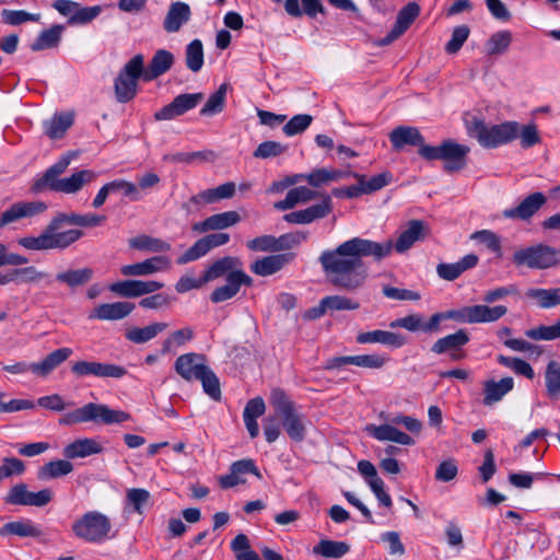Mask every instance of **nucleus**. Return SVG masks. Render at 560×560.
<instances>
[{
  "label": "nucleus",
  "instance_id": "nucleus-25",
  "mask_svg": "<svg viewBox=\"0 0 560 560\" xmlns=\"http://www.w3.org/2000/svg\"><path fill=\"white\" fill-rule=\"evenodd\" d=\"M133 310L135 304L131 302L104 303L89 314V319L119 320L130 315Z\"/></svg>",
  "mask_w": 560,
  "mask_h": 560
},
{
  "label": "nucleus",
  "instance_id": "nucleus-7",
  "mask_svg": "<svg viewBox=\"0 0 560 560\" xmlns=\"http://www.w3.org/2000/svg\"><path fill=\"white\" fill-rule=\"evenodd\" d=\"M71 528L78 538L86 542L100 544L110 537L112 522L105 514L90 511L74 521Z\"/></svg>",
  "mask_w": 560,
  "mask_h": 560
},
{
  "label": "nucleus",
  "instance_id": "nucleus-48",
  "mask_svg": "<svg viewBox=\"0 0 560 560\" xmlns=\"http://www.w3.org/2000/svg\"><path fill=\"white\" fill-rule=\"evenodd\" d=\"M512 33L506 30L493 33L486 42L487 54L498 56L505 52L512 43Z\"/></svg>",
  "mask_w": 560,
  "mask_h": 560
},
{
  "label": "nucleus",
  "instance_id": "nucleus-18",
  "mask_svg": "<svg viewBox=\"0 0 560 560\" xmlns=\"http://www.w3.org/2000/svg\"><path fill=\"white\" fill-rule=\"evenodd\" d=\"M332 210L331 198L323 196L322 202L306 209L293 211L283 215V220L291 224H310L317 219L327 217Z\"/></svg>",
  "mask_w": 560,
  "mask_h": 560
},
{
  "label": "nucleus",
  "instance_id": "nucleus-20",
  "mask_svg": "<svg viewBox=\"0 0 560 560\" xmlns=\"http://www.w3.org/2000/svg\"><path fill=\"white\" fill-rule=\"evenodd\" d=\"M171 260L166 256H153L143 261L124 265L120 267V273L125 277H145L160 271L167 270Z\"/></svg>",
  "mask_w": 560,
  "mask_h": 560
},
{
  "label": "nucleus",
  "instance_id": "nucleus-39",
  "mask_svg": "<svg viewBox=\"0 0 560 560\" xmlns=\"http://www.w3.org/2000/svg\"><path fill=\"white\" fill-rule=\"evenodd\" d=\"M70 162H71L70 153L60 158L54 165H51L44 173V175L39 179H37L33 184L32 190L37 192V191L43 190L45 187H48L49 189H51L52 183L58 182L60 179V178H58V176L61 175L67 170Z\"/></svg>",
  "mask_w": 560,
  "mask_h": 560
},
{
  "label": "nucleus",
  "instance_id": "nucleus-54",
  "mask_svg": "<svg viewBox=\"0 0 560 560\" xmlns=\"http://www.w3.org/2000/svg\"><path fill=\"white\" fill-rule=\"evenodd\" d=\"M226 91L228 84H221L219 89L210 95L207 103L201 108L200 114L211 116L221 113L224 108Z\"/></svg>",
  "mask_w": 560,
  "mask_h": 560
},
{
  "label": "nucleus",
  "instance_id": "nucleus-21",
  "mask_svg": "<svg viewBox=\"0 0 560 560\" xmlns=\"http://www.w3.org/2000/svg\"><path fill=\"white\" fill-rule=\"evenodd\" d=\"M250 287L253 279L245 272H233L228 275L226 283L212 291L210 300L213 303H221L234 298L242 285Z\"/></svg>",
  "mask_w": 560,
  "mask_h": 560
},
{
  "label": "nucleus",
  "instance_id": "nucleus-57",
  "mask_svg": "<svg viewBox=\"0 0 560 560\" xmlns=\"http://www.w3.org/2000/svg\"><path fill=\"white\" fill-rule=\"evenodd\" d=\"M150 499V492L142 488H132L126 493L128 505L138 514H143L144 508L149 504Z\"/></svg>",
  "mask_w": 560,
  "mask_h": 560
},
{
  "label": "nucleus",
  "instance_id": "nucleus-14",
  "mask_svg": "<svg viewBox=\"0 0 560 560\" xmlns=\"http://www.w3.org/2000/svg\"><path fill=\"white\" fill-rule=\"evenodd\" d=\"M446 318L443 313L433 314L428 322L419 313L409 314L405 317L397 318L389 324L390 328H404L410 332L422 331L425 334L438 332L440 330L441 320Z\"/></svg>",
  "mask_w": 560,
  "mask_h": 560
},
{
  "label": "nucleus",
  "instance_id": "nucleus-5",
  "mask_svg": "<svg viewBox=\"0 0 560 560\" xmlns=\"http://www.w3.org/2000/svg\"><path fill=\"white\" fill-rule=\"evenodd\" d=\"M130 415L124 410L110 409L107 405L89 402L73 411L65 413L59 419L61 425H73L83 422L115 424L128 421Z\"/></svg>",
  "mask_w": 560,
  "mask_h": 560
},
{
  "label": "nucleus",
  "instance_id": "nucleus-9",
  "mask_svg": "<svg viewBox=\"0 0 560 560\" xmlns=\"http://www.w3.org/2000/svg\"><path fill=\"white\" fill-rule=\"evenodd\" d=\"M506 313L508 307L504 305L477 304L448 311L445 313V317L465 324H486L499 320Z\"/></svg>",
  "mask_w": 560,
  "mask_h": 560
},
{
  "label": "nucleus",
  "instance_id": "nucleus-63",
  "mask_svg": "<svg viewBox=\"0 0 560 560\" xmlns=\"http://www.w3.org/2000/svg\"><path fill=\"white\" fill-rule=\"evenodd\" d=\"M470 238L483 244L489 250L493 253L501 252L500 237L490 230L477 231L470 235Z\"/></svg>",
  "mask_w": 560,
  "mask_h": 560
},
{
  "label": "nucleus",
  "instance_id": "nucleus-47",
  "mask_svg": "<svg viewBox=\"0 0 560 560\" xmlns=\"http://www.w3.org/2000/svg\"><path fill=\"white\" fill-rule=\"evenodd\" d=\"M469 341V336L464 329L440 338L433 346L432 351L441 354L450 350L458 349Z\"/></svg>",
  "mask_w": 560,
  "mask_h": 560
},
{
  "label": "nucleus",
  "instance_id": "nucleus-52",
  "mask_svg": "<svg viewBox=\"0 0 560 560\" xmlns=\"http://www.w3.org/2000/svg\"><path fill=\"white\" fill-rule=\"evenodd\" d=\"M186 66L192 72H198L203 66V46L201 40L194 39L185 50Z\"/></svg>",
  "mask_w": 560,
  "mask_h": 560
},
{
  "label": "nucleus",
  "instance_id": "nucleus-41",
  "mask_svg": "<svg viewBox=\"0 0 560 560\" xmlns=\"http://www.w3.org/2000/svg\"><path fill=\"white\" fill-rule=\"evenodd\" d=\"M94 276V271L90 267L80 269H68L56 275V280L66 284L70 289L83 287L89 283Z\"/></svg>",
  "mask_w": 560,
  "mask_h": 560
},
{
  "label": "nucleus",
  "instance_id": "nucleus-53",
  "mask_svg": "<svg viewBox=\"0 0 560 560\" xmlns=\"http://www.w3.org/2000/svg\"><path fill=\"white\" fill-rule=\"evenodd\" d=\"M130 246L137 249H147L153 253L168 252L171 244L148 235H141L130 240Z\"/></svg>",
  "mask_w": 560,
  "mask_h": 560
},
{
  "label": "nucleus",
  "instance_id": "nucleus-8",
  "mask_svg": "<svg viewBox=\"0 0 560 560\" xmlns=\"http://www.w3.org/2000/svg\"><path fill=\"white\" fill-rule=\"evenodd\" d=\"M139 79L144 80L143 55H135L119 71L114 81L115 97L119 103H128L138 92Z\"/></svg>",
  "mask_w": 560,
  "mask_h": 560
},
{
  "label": "nucleus",
  "instance_id": "nucleus-43",
  "mask_svg": "<svg viewBox=\"0 0 560 560\" xmlns=\"http://www.w3.org/2000/svg\"><path fill=\"white\" fill-rule=\"evenodd\" d=\"M167 326L166 323H152L145 327H131L127 329L125 337L137 345L145 343L164 331Z\"/></svg>",
  "mask_w": 560,
  "mask_h": 560
},
{
  "label": "nucleus",
  "instance_id": "nucleus-50",
  "mask_svg": "<svg viewBox=\"0 0 560 560\" xmlns=\"http://www.w3.org/2000/svg\"><path fill=\"white\" fill-rule=\"evenodd\" d=\"M545 385L547 394L552 399L560 397V363L551 360L545 371Z\"/></svg>",
  "mask_w": 560,
  "mask_h": 560
},
{
  "label": "nucleus",
  "instance_id": "nucleus-22",
  "mask_svg": "<svg viewBox=\"0 0 560 560\" xmlns=\"http://www.w3.org/2000/svg\"><path fill=\"white\" fill-rule=\"evenodd\" d=\"M176 373L185 381L197 380L199 375L208 368L205 364L202 354L189 352L179 355L174 364Z\"/></svg>",
  "mask_w": 560,
  "mask_h": 560
},
{
  "label": "nucleus",
  "instance_id": "nucleus-46",
  "mask_svg": "<svg viewBox=\"0 0 560 560\" xmlns=\"http://www.w3.org/2000/svg\"><path fill=\"white\" fill-rule=\"evenodd\" d=\"M526 296L537 302L541 308H551L560 305V288L539 289L532 288L526 291Z\"/></svg>",
  "mask_w": 560,
  "mask_h": 560
},
{
  "label": "nucleus",
  "instance_id": "nucleus-19",
  "mask_svg": "<svg viewBox=\"0 0 560 560\" xmlns=\"http://www.w3.org/2000/svg\"><path fill=\"white\" fill-rule=\"evenodd\" d=\"M546 202L547 198L542 192H533L524 198L518 206L505 209L502 214L505 219L528 221Z\"/></svg>",
  "mask_w": 560,
  "mask_h": 560
},
{
  "label": "nucleus",
  "instance_id": "nucleus-64",
  "mask_svg": "<svg viewBox=\"0 0 560 560\" xmlns=\"http://www.w3.org/2000/svg\"><path fill=\"white\" fill-rule=\"evenodd\" d=\"M202 93H192V94H179L172 102L174 103V107L177 108V113L180 115L186 112L195 108L200 101H202Z\"/></svg>",
  "mask_w": 560,
  "mask_h": 560
},
{
  "label": "nucleus",
  "instance_id": "nucleus-42",
  "mask_svg": "<svg viewBox=\"0 0 560 560\" xmlns=\"http://www.w3.org/2000/svg\"><path fill=\"white\" fill-rule=\"evenodd\" d=\"M358 470L369 483L378 501L385 504V491L383 489L384 483L383 480L378 477L375 466L369 460H360L358 463Z\"/></svg>",
  "mask_w": 560,
  "mask_h": 560
},
{
  "label": "nucleus",
  "instance_id": "nucleus-15",
  "mask_svg": "<svg viewBox=\"0 0 560 560\" xmlns=\"http://www.w3.org/2000/svg\"><path fill=\"white\" fill-rule=\"evenodd\" d=\"M230 241L228 233L219 232L207 234L206 236L198 240L192 246H190L183 255L177 258L178 265H185L187 262L197 260L203 257L212 248L222 246Z\"/></svg>",
  "mask_w": 560,
  "mask_h": 560
},
{
  "label": "nucleus",
  "instance_id": "nucleus-60",
  "mask_svg": "<svg viewBox=\"0 0 560 560\" xmlns=\"http://www.w3.org/2000/svg\"><path fill=\"white\" fill-rule=\"evenodd\" d=\"M1 18L5 24L20 25L28 21H38L39 14H32L23 10L3 9L1 11Z\"/></svg>",
  "mask_w": 560,
  "mask_h": 560
},
{
  "label": "nucleus",
  "instance_id": "nucleus-33",
  "mask_svg": "<svg viewBox=\"0 0 560 560\" xmlns=\"http://www.w3.org/2000/svg\"><path fill=\"white\" fill-rule=\"evenodd\" d=\"M55 220L61 230L66 225H78L82 228L98 226L103 224L106 217L95 213L79 214L75 212H59L55 215Z\"/></svg>",
  "mask_w": 560,
  "mask_h": 560
},
{
  "label": "nucleus",
  "instance_id": "nucleus-34",
  "mask_svg": "<svg viewBox=\"0 0 560 560\" xmlns=\"http://www.w3.org/2000/svg\"><path fill=\"white\" fill-rule=\"evenodd\" d=\"M478 260L479 258L477 255L468 254L457 262L438 265L436 272L440 278L447 281H453L466 270L474 268L478 264Z\"/></svg>",
  "mask_w": 560,
  "mask_h": 560
},
{
  "label": "nucleus",
  "instance_id": "nucleus-61",
  "mask_svg": "<svg viewBox=\"0 0 560 560\" xmlns=\"http://www.w3.org/2000/svg\"><path fill=\"white\" fill-rule=\"evenodd\" d=\"M469 34L470 30L467 25L456 26L452 32L451 39L445 45V51L456 54L467 40Z\"/></svg>",
  "mask_w": 560,
  "mask_h": 560
},
{
  "label": "nucleus",
  "instance_id": "nucleus-62",
  "mask_svg": "<svg viewBox=\"0 0 560 560\" xmlns=\"http://www.w3.org/2000/svg\"><path fill=\"white\" fill-rule=\"evenodd\" d=\"M25 471V464L16 457H4L0 466V482L4 478L21 476Z\"/></svg>",
  "mask_w": 560,
  "mask_h": 560
},
{
  "label": "nucleus",
  "instance_id": "nucleus-40",
  "mask_svg": "<svg viewBox=\"0 0 560 560\" xmlns=\"http://www.w3.org/2000/svg\"><path fill=\"white\" fill-rule=\"evenodd\" d=\"M73 471V465L68 459L50 460L37 470V479L48 481L67 476Z\"/></svg>",
  "mask_w": 560,
  "mask_h": 560
},
{
  "label": "nucleus",
  "instance_id": "nucleus-24",
  "mask_svg": "<svg viewBox=\"0 0 560 560\" xmlns=\"http://www.w3.org/2000/svg\"><path fill=\"white\" fill-rule=\"evenodd\" d=\"M240 222V213L232 210L212 214L203 221L195 223L192 230L198 233H205L208 231H221L234 226Z\"/></svg>",
  "mask_w": 560,
  "mask_h": 560
},
{
  "label": "nucleus",
  "instance_id": "nucleus-26",
  "mask_svg": "<svg viewBox=\"0 0 560 560\" xmlns=\"http://www.w3.org/2000/svg\"><path fill=\"white\" fill-rule=\"evenodd\" d=\"M96 178V173L91 170H82L73 173L70 177L60 178L54 182L51 190L63 194H74L84 185L92 183Z\"/></svg>",
  "mask_w": 560,
  "mask_h": 560
},
{
  "label": "nucleus",
  "instance_id": "nucleus-4",
  "mask_svg": "<svg viewBox=\"0 0 560 560\" xmlns=\"http://www.w3.org/2000/svg\"><path fill=\"white\" fill-rule=\"evenodd\" d=\"M83 231H60L55 217L38 236L21 237L18 243L30 250L65 249L83 236Z\"/></svg>",
  "mask_w": 560,
  "mask_h": 560
},
{
  "label": "nucleus",
  "instance_id": "nucleus-12",
  "mask_svg": "<svg viewBox=\"0 0 560 560\" xmlns=\"http://www.w3.org/2000/svg\"><path fill=\"white\" fill-rule=\"evenodd\" d=\"M71 372L77 377L92 375L96 377L121 378L127 374V370L124 366L84 360L74 362L71 366Z\"/></svg>",
  "mask_w": 560,
  "mask_h": 560
},
{
  "label": "nucleus",
  "instance_id": "nucleus-32",
  "mask_svg": "<svg viewBox=\"0 0 560 560\" xmlns=\"http://www.w3.org/2000/svg\"><path fill=\"white\" fill-rule=\"evenodd\" d=\"M191 11L187 3L176 1L170 5L163 22L164 30L167 33H176L182 25L190 20Z\"/></svg>",
  "mask_w": 560,
  "mask_h": 560
},
{
  "label": "nucleus",
  "instance_id": "nucleus-13",
  "mask_svg": "<svg viewBox=\"0 0 560 560\" xmlns=\"http://www.w3.org/2000/svg\"><path fill=\"white\" fill-rule=\"evenodd\" d=\"M429 232L430 229L427 223L421 220H411L407 228L401 230L394 244L387 241V253L390 248H394L397 253L402 254L409 250L416 242L425 240Z\"/></svg>",
  "mask_w": 560,
  "mask_h": 560
},
{
  "label": "nucleus",
  "instance_id": "nucleus-44",
  "mask_svg": "<svg viewBox=\"0 0 560 560\" xmlns=\"http://www.w3.org/2000/svg\"><path fill=\"white\" fill-rule=\"evenodd\" d=\"M40 535V528L30 520L9 522L0 527V536L39 537Z\"/></svg>",
  "mask_w": 560,
  "mask_h": 560
},
{
  "label": "nucleus",
  "instance_id": "nucleus-30",
  "mask_svg": "<svg viewBox=\"0 0 560 560\" xmlns=\"http://www.w3.org/2000/svg\"><path fill=\"white\" fill-rule=\"evenodd\" d=\"M72 349L59 348L46 355L42 361L31 364V372L39 377L48 376L55 369L61 365L70 355Z\"/></svg>",
  "mask_w": 560,
  "mask_h": 560
},
{
  "label": "nucleus",
  "instance_id": "nucleus-16",
  "mask_svg": "<svg viewBox=\"0 0 560 560\" xmlns=\"http://www.w3.org/2000/svg\"><path fill=\"white\" fill-rule=\"evenodd\" d=\"M47 209V203L40 200L15 202L1 213L0 229L22 219L33 218L35 215L42 214Z\"/></svg>",
  "mask_w": 560,
  "mask_h": 560
},
{
  "label": "nucleus",
  "instance_id": "nucleus-31",
  "mask_svg": "<svg viewBox=\"0 0 560 560\" xmlns=\"http://www.w3.org/2000/svg\"><path fill=\"white\" fill-rule=\"evenodd\" d=\"M513 387L514 380L510 376L503 377L500 381H486L483 384V405L492 406L499 402Z\"/></svg>",
  "mask_w": 560,
  "mask_h": 560
},
{
  "label": "nucleus",
  "instance_id": "nucleus-10",
  "mask_svg": "<svg viewBox=\"0 0 560 560\" xmlns=\"http://www.w3.org/2000/svg\"><path fill=\"white\" fill-rule=\"evenodd\" d=\"M559 252L549 245L537 244L516 250L513 261L517 266H526L532 269H547L556 266L560 259Z\"/></svg>",
  "mask_w": 560,
  "mask_h": 560
},
{
  "label": "nucleus",
  "instance_id": "nucleus-1",
  "mask_svg": "<svg viewBox=\"0 0 560 560\" xmlns=\"http://www.w3.org/2000/svg\"><path fill=\"white\" fill-rule=\"evenodd\" d=\"M384 255L385 248L381 243L353 237L332 250L323 252L319 261L332 285L354 291L363 285L368 277L363 258L372 256L380 261Z\"/></svg>",
  "mask_w": 560,
  "mask_h": 560
},
{
  "label": "nucleus",
  "instance_id": "nucleus-58",
  "mask_svg": "<svg viewBox=\"0 0 560 560\" xmlns=\"http://www.w3.org/2000/svg\"><path fill=\"white\" fill-rule=\"evenodd\" d=\"M288 150V147L285 144H282L278 141H265L261 142L256 150L254 151L253 155L256 159H269V158H276L281 154H283Z\"/></svg>",
  "mask_w": 560,
  "mask_h": 560
},
{
  "label": "nucleus",
  "instance_id": "nucleus-17",
  "mask_svg": "<svg viewBox=\"0 0 560 560\" xmlns=\"http://www.w3.org/2000/svg\"><path fill=\"white\" fill-rule=\"evenodd\" d=\"M164 283L150 280H122L109 285V291L122 298H139L161 290Z\"/></svg>",
  "mask_w": 560,
  "mask_h": 560
},
{
  "label": "nucleus",
  "instance_id": "nucleus-29",
  "mask_svg": "<svg viewBox=\"0 0 560 560\" xmlns=\"http://www.w3.org/2000/svg\"><path fill=\"white\" fill-rule=\"evenodd\" d=\"M174 55L166 49H159L153 55L147 68L143 67L144 81H153L166 73L174 65Z\"/></svg>",
  "mask_w": 560,
  "mask_h": 560
},
{
  "label": "nucleus",
  "instance_id": "nucleus-49",
  "mask_svg": "<svg viewBox=\"0 0 560 560\" xmlns=\"http://www.w3.org/2000/svg\"><path fill=\"white\" fill-rule=\"evenodd\" d=\"M72 124V114L55 115L49 121L45 122L46 135L51 139L61 138Z\"/></svg>",
  "mask_w": 560,
  "mask_h": 560
},
{
  "label": "nucleus",
  "instance_id": "nucleus-28",
  "mask_svg": "<svg viewBox=\"0 0 560 560\" xmlns=\"http://www.w3.org/2000/svg\"><path fill=\"white\" fill-rule=\"evenodd\" d=\"M238 257L225 256L213 261L203 272V281L210 282L233 272H244Z\"/></svg>",
  "mask_w": 560,
  "mask_h": 560
},
{
  "label": "nucleus",
  "instance_id": "nucleus-51",
  "mask_svg": "<svg viewBox=\"0 0 560 560\" xmlns=\"http://www.w3.org/2000/svg\"><path fill=\"white\" fill-rule=\"evenodd\" d=\"M350 547L348 544L343 541H335V540H320L313 549L314 553L320 555L325 558H335L339 559L343 557Z\"/></svg>",
  "mask_w": 560,
  "mask_h": 560
},
{
  "label": "nucleus",
  "instance_id": "nucleus-56",
  "mask_svg": "<svg viewBox=\"0 0 560 560\" xmlns=\"http://www.w3.org/2000/svg\"><path fill=\"white\" fill-rule=\"evenodd\" d=\"M525 334L528 338L534 340L560 339V318H558L552 325H541L536 328L528 329Z\"/></svg>",
  "mask_w": 560,
  "mask_h": 560
},
{
  "label": "nucleus",
  "instance_id": "nucleus-59",
  "mask_svg": "<svg viewBox=\"0 0 560 560\" xmlns=\"http://www.w3.org/2000/svg\"><path fill=\"white\" fill-rule=\"evenodd\" d=\"M312 121L313 117L308 114L295 115L283 126V132L289 137L302 133Z\"/></svg>",
  "mask_w": 560,
  "mask_h": 560
},
{
  "label": "nucleus",
  "instance_id": "nucleus-35",
  "mask_svg": "<svg viewBox=\"0 0 560 560\" xmlns=\"http://www.w3.org/2000/svg\"><path fill=\"white\" fill-rule=\"evenodd\" d=\"M235 184L233 182L224 183L215 188L206 189L190 198L194 205H209L220 200L230 199L235 195Z\"/></svg>",
  "mask_w": 560,
  "mask_h": 560
},
{
  "label": "nucleus",
  "instance_id": "nucleus-37",
  "mask_svg": "<svg viewBox=\"0 0 560 560\" xmlns=\"http://www.w3.org/2000/svg\"><path fill=\"white\" fill-rule=\"evenodd\" d=\"M102 446L94 439L84 438L73 441L63 448V455L68 459L83 458L90 455L100 454Z\"/></svg>",
  "mask_w": 560,
  "mask_h": 560
},
{
  "label": "nucleus",
  "instance_id": "nucleus-2",
  "mask_svg": "<svg viewBox=\"0 0 560 560\" xmlns=\"http://www.w3.org/2000/svg\"><path fill=\"white\" fill-rule=\"evenodd\" d=\"M466 130L469 137L475 138L486 149L504 145L518 137L520 124L516 121H504L499 125H488L485 119L471 116L465 120Z\"/></svg>",
  "mask_w": 560,
  "mask_h": 560
},
{
  "label": "nucleus",
  "instance_id": "nucleus-45",
  "mask_svg": "<svg viewBox=\"0 0 560 560\" xmlns=\"http://www.w3.org/2000/svg\"><path fill=\"white\" fill-rule=\"evenodd\" d=\"M63 31L65 27L59 24L52 25L51 27L43 31L31 44V49L33 51H40L57 47L61 40Z\"/></svg>",
  "mask_w": 560,
  "mask_h": 560
},
{
  "label": "nucleus",
  "instance_id": "nucleus-36",
  "mask_svg": "<svg viewBox=\"0 0 560 560\" xmlns=\"http://www.w3.org/2000/svg\"><path fill=\"white\" fill-rule=\"evenodd\" d=\"M389 139L396 150L402 149L405 145L420 147L423 137L420 131L410 126H400L392 130Z\"/></svg>",
  "mask_w": 560,
  "mask_h": 560
},
{
  "label": "nucleus",
  "instance_id": "nucleus-11",
  "mask_svg": "<svg viewBox=\"0 0 560 560\" xmlns=\"http://www.w3.org/2000/svg\"><path fill=\"white\" fill-rule=\"evenodd\" d=\"M54 499V492L49 488L32 492L27 489V485L20 482L10 488L3 501L10 505H24L43 508L50 503Z\"/></svg>",
  "mask_w": 560,
  "mask_h": 560
},
{
  "label": "nucleus",
  "instance_id": "nucleus-38",
  "mask_svg": "<svg viewBox=\"0 0 560 560\" xmlns=\"http://www.w3.org/2000/svg\"><path fill=\"white\" fill-rule=\"evenodd\" d=\"M284 10L292 18H301L303 13L311 18L325 13L322 0H284Z\"/></svg>",
  "mask_w": 560,
  "mask_h": 560
},
{
  "label": "nucleus",
  "instance_id": "nucleus-27",
  "mask_svg": "<svg viewBox=\"0 0 560 560\" xmlns=\"http://www.w3.org/2000/svg\"><path fill=\"white\" fill-rule=\"evenodd\" d=\"M293 259L292 254H277L257 259L250 265V270L257 276L268 277L280 271Z\"/></svg>",
  "mask_w": 560,
  "mask_h": 560
},
{
  "label": "nucleus",
  "instance_id": "nucleus-23",
  "mask_svg": "<svg viewBox=\"0 0 560 560\" xmlns=\"http://www.w3.org/2000/svg\"><path fill=\"white\" fill-rule=\"evenodd\" d=\"M419 14L420 7L416 2H409L402 7L396 16L393 27L387 32V44L400 38L412 25Z\"/></svg>",
  "mask_w": 560,
  "mask_h": 560
},
{
  "label": "nucleus",
  "instance_id": "nucleus-55",
  "mask_svg": "<svg viewBox=\"0 0 560 560\" xmlns=\"http://www.w3.org/2000/svg\"><path fill=\"white\" fill-rule=\"evenodd\" d=\"M201 382L203 392L213 400L221 399L220 382L214 372L208 366L197 378Z\"/></svg>",
  "mask_w": 560,
  "mask_h": 560
},
{
  "label": "nucleus",
  "instance_id": "nucleus-3",
  "mask_svg": "<svg viewBox=\"0 0 560 560\" xmlns=\"http://www.w3.org/2000/svg\"><path fill=\"white\" fill-rule=\"evenodd\" d=\"M269 401L288 436L295 442H302L306 436V418L282 388L276 387L270 392Z\"/></svg>",
  "mask_w": 560,
  "mask_h": 560
},
{
  "label": "nucleus",
  "instance_id": "nucleus-6",
  "mask_svg": "<svg viewBox=\"0 0 560 560\" xmlns=\"http://www.w3.org/2000/svg\"><path fill=\"white\" fill-rule=\"evenodd\" d=\"M470 149L453 140H445L440 145L425 144L424 140L419 147V154L427 161L443 160V168L447 173H454L466 166V158Z\"/></svg>",
  "mask_w": 560,
  "mask_h": 560
}]
</instances>
